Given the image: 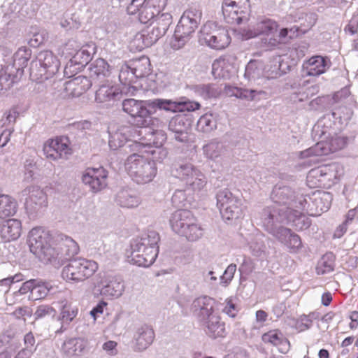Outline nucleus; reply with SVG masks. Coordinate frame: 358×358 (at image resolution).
<instances>
[{
  "instance_id": "nucleus-1",
  "label": "nucleus",
  "mask_w": 358,
  "mask_h": 358,
  "mask_svg": "<svg viewBox=\"0 0 358 358\" xmlns=\"http://www.w3.org/2000/svg\"><path fill=\"white\" fill-rule=\"evenodd\" d=\"M216 301L208 296L194 299L192 311L205 334L213 339L227 336L224 322L222 321L218 310H215Z\"/></svg>"
},
{
  "instance_id": "nucleus-2",
  "label": "nucleus",
  "mask_w": 358,
  "mask_h": 358,
  "mask_svg": "<svg viewBox=\"0 0 358 358\" xmlns=\"http://www.w3.org/2000/svg\"><path fill=\"white\" fill-rule=\"evenodd\" d=\"M159 236L155 231H149L134 239L130 244V254L127 261L140 267L151 266L159 253Z\"/></svg>"
},
{
  "instance_id": "nucleus-3",
  "label": "nucleus",
  "mask_w": 358,
  "mask_h": 358,
  "mask_svg": "<svg viewBox=\"0 0 358 358\" xmlns=\"http://www.w3.org/2000/svg\"><path fill=\"white\" fill-rule=\"evenodd\" d=\"M163 99L136 100L127 99L122 103L124 112L130 115L135 125L141 129L149 126L151 115L157 110H164Z\"/></svg>"
},
{
  "instance_id": "nucleus-4",
  "label": "nucleus",
  "mask_w": 358,
  "mask_h": 358,
  "mask_svg": "<svg viewBox=\"0 0 358 358\" xmlns=\"http://www.w3.org/2000/svg\"><path fill=\"white\" fill-rule=\"evenodd\" d=\"M125 170L131 178L138 184H146L153 180L157 173L155 159L133 153L124 163Z\"/></svg>"
},
{
  "instance_id": "nucleus-5",
  "label": "nucleus",
  "mask_w": 358,
  "mask_h": 358,
  "mask_svg": "<svg viewBox=\"0 0 358 358\" xmlns=\"http://www.w3.org/2000/svg\"><path fill=\"white\" fill-rule=\"evenodd\" d=\"M201 11L193 7L183 13L174 31L172 48L179 50L191 39L201 22Z\"/></svg>"
},
{
  "instance_id": "nucleus-6",
  "label": "nucleus",
  "mask_w": 358,
  "mask_h": 358,
  "mask_svg": "<svg viewBox=\"0 0 358 358\" xmlns=\"http://www.w3.org/2000/svg\"><path fill=\"white\" fill-rule=\"evenodd\" d=\"M59 65V60L51 51H41L31 62L30 78L36 83H43L48 80L51 83V79L57 73Z\"/></svg>"
},
{
  "instance_id": "nucleus-7",
  "label": "nucleus",
  "mask_w": 358,
  "mask_h": 358,
  "mask_svg": "<svg viewBox=\"0 0 358 358\" xmlns=\"http://www.w3.org/2000/svg\"><path fill=\"white\" fill-rule=\"evenodd\" d=\"M170 224L173 231L185 236L190 241H195L203 234L202 229L196 224V220L191 211L178 209L170 218Z\"/></svg>"
},
{
  "instance_id": "nucleus-8",
  "label": "nucleus",
  "mask_w": 358,
  "mask_h": 358,
  "mask_svg": "<svg viewBox=\"0 0 358 358\" xmlns=\"http://www.w3.org/2000/svg\"><path fill=\"white\" fill-rule=\"evenodd\" d=\"M271 199L274 203L281 206L279 208H284L285 212L294 208L304 210L307 204L306 196L297 193L292 187L282 182L274 186Z\"/></svg>"
},
{
  "instance_id": "nucleus-9",
  "label": "nucleus",
  "mask_w": 358,
  "mask_h": 358,
  "mask_svg": "<svg viewBox=\"0 0 358 358\" xmlns=\"http://www.w3.org/2000/svg\"><path fill=\"white\" fill-rule=\"evenodd\" d=\"M98 264L83 257L70 259L63 268L62 275L66 281L83 282L92 277L97 271Z\"/></svg>"
},
{
  "instance_id": "nucleus-10",
  "label": "nucleus",
  "mask_w": 358,
  "mask_h": 358,
  "mask_svg": "<svg viewBox=\"0 0 358 358\" xmlns=\"http://www.w3.org/2000/svg\"><path fill=\"white\" fill-rule=\"evenodd\" d=\"M217 206L225 222L236 220L243 217L241 199L235 196L229 189H220L216 194Z\"/></svg>"
},
{
  "instance_id": "nucleus-11",
  "label": "nucleus",
  "mask_w": 358,
  "mask_h": 358,
  "mask_svg": "<svg viewBox=\"0 0 358 358\" xmlns=\"http://www.w3.org/2000/svg\"><path fill=\"white\" fill-rule=\"evenodd\" d=\"M143 131L142 135L138 137V143L135 144V148L139 150L141 148L154 146L155 150H150V153L153 155L156 160H162L166 157L167 151L162 148V145L166 141V134L163 130H154L153 129L145 126L138 129Z\"/></svg>"
},
{
  "instance_id": "nucleus-12",
  "label": "nucleus",
  "mask_w": 358,
  "mask_h": 358,
  "mask_svg": "<svg viewBox=\"0 0 358 358\" xmlns=\"http://www.w3.org/2000/svg\"><path fill=\"white\" fill-rule=\"evenodd\" d=\"M171 174L184 182L193 191H201L207 183L205 175L191 163L174 164L171 169Z\"/></svg>"
},
{
  "instance_id": "nucleus-13",
  "label": "nucleus",
  "mask_w": 358,
  "mask_h": 358,
  "mask_svg": "<svg viewBox=\"0 0 358 358\" xmlns=\"http://www.w3.org/2000/svg\"><path fill=\"white\" fill-rule=\"evenodd\" d=\"M28 238L31 252L41 261L48 263L54 253V248L50 243L51 236L49 233L41 227H35L29 231Z\"/></svg>"
},
{
  "instance_id": "nucleus-14",
  "label": "nucleus",
  "mask_w": 358,
  "mask_h": 358,
  "mask_svg": "<svg viewBox=\"0 0 358 358\" xmlns=\"http://www.w3.org/2000/svg\"><path fill=\"white\" fill-rule=\"evenodd\" d=\"M199 41L210 48L223 50L229 45L231 38L226 29L217 27L214 23H206L199 32Z\"/></svg>"
},
{
  "instance_id": "nucleus-15",
  "label": "nucleus",
  "mask_w": 358,
  "mask_h": 358,
  "mask_svg": "<svg viewBox=\"0 0 358 358\" xmlns=\"http://www.w3.org/2000/svg\"><path fill=\"white\" fill-rule=\"evenodd\" d=\"M287 219V212H285L284 208L275 206H268L262 212V227L273 236L285 227L281 224H286Z\"/></svg>"
},
{
  "instance_id": "nucleus-16",
  "label": "nucleus",
  "mask_w": 358,
  "mask_h": 358,
  "mask_svg": "<svg viewBox=\"0 0 358 358\" xmlns=\"http://www.w3.org/2000/svg\"><path fill=\"white\" fill-rule=\"evenodd\" d=\"M54 253L52 257L48 260V263L54 266H60L71 257L78 254L79 246L71 237L61 235L57 240L56 246L53 247Z\"/></svg>"
},
{
  "instance_id": "nucleus-17",
  "label": "nucleus",
  "mask_w": 358,
  "mask_h": 358,
  "mask_svg": "<svg viewBox=\"0 0 358 358\" xmlns=\"http://www.w3.org/2000/svg\"><path fill=\"white\" fill-rule=\"evenodd\" d=\"M346 145V140L341 136L332 137L329 141H321L315 145L300 151L298 157L300 159H306L313 157L327 155L331 152H335L341 150Z\"/></svg>"
},
{
  "instance_id": "nucleus-18",
  "label": "nucleus",
  "mask_w": 358,
  "mask_h": 358,
  "mask_svg": "<svg viewBox=\"0 0 358 358\" xmlns=\"http://www.w3.org/2000/svg\"><path fill=\"white\" fill-rule=\"evenodd\" d=\"M143 131L130 126H122L118 128L114 133L110 134L108 145L111 150H116L129 143L127 147H135L138 143V137L142 135Z\"/></svg>"
},
{
  "instance_id": "nucleus-19",
  "label": "nucleus",
  "mask_w": 358,
  "mask_h": 358,
  "mask_svg": "<svg viewBox=\"0 0 358 358\" xmlns=\"http://www.w3.org/2000/svg\"><path fill=\"white\" fill-rule=\"evenodd\" d=\"M69 139L66 136H59L48 140L43 146V152L47 159L52 161L66 159L72 154L69 145Z\"/></svg>"
},
{
  "instance_id": "nucleus-20",
  "label": "nucleus",
  "mask_w": 358,
  "mask_h": 358,
  "mask_svg": "<svg viewBox=\"0 0 358 358\" xmlns=\"http://www.w3.org/2000/svg\"><path fill=\"white\" fill-rule=\"evenodd\" d=\"M20 196L25 200L24 206L30 215L38 213L48 205L47 196L37 186H29L20 192Z\"/></svg>"
},
{
  "instance_id": "nucleus-21",
  "label": "nucleus",
  "mask_w": 358,
  "mask_h": 358,
  "mask_svg": "<svg viewBox=\"0 0 358 358\" xmlns=\"http://www.w3.org/2000/svg\"><path fill=\"white\" fill-rule=\"evenodd\" d=\"M306 196L307 204L304 210L312 216L320 215L322 213L327 211L331 205L333 195L328 192H314L312 196Z\"/></svg>"
},
{
  "instance_id": "nucleus-22",
  "label": "nucleus",
  "mask_w": 358,
  "mask_h": 358,
  "mask_svg": "<svg viewBox=\"0 0 358 358\" xmlns=\"http://www.w3.org/2000/svg\"><path fill=\"white\" fill-rule=\"evenodd\" d=\"M95 285L99 288L101 294L105 296L120 297L124 289V285L122 280L115 277L106 275L105 273L98 275Z\"/></svg>"
},
{
  "instance_id": "nucleus-23",
  "label": "nucleus",
  "mask_w": 358,
  "mask_h": 358,
  "mask_svg": "<svg viewBox=\"0 0 358 358\" xmlns=\"http://www.w3.org/2000/svg\"><path fill=\"white\" fill-rule=\"evenodd\" d=\"M108 172L102 166L98 168H88L83 175V183L89 185L94 192L103 189L106 185Z\"/></svg>"
},
{
  "instance_id": "nucleus-24",
  "label": "nucleus",
  "mask_w": 358,
  "mask_h": 358,
  "mask_svg": "<svg viewBox=\"0 0 358 358\" xmlns=\"http://www.w3.org/2000/svg\"><path fill=\"white\" fill-rule=\"evenodd\" d=\"M92 85V81L86 76H79L63 83L64 96L79 97Z\"/></svg>"
},
{
  "instance_id": "nucleus-25",
  "label": "nucleus",
  "mask_w": 358,
  "mask_h": 358,
  "mask_svg": "<svg viewBox=\"0 0 358 358\" xmlns=\"http://www.w3.org/2000/svg\"><path fill=\"white\" fill-rule=\"evenodd\" d=\"M331 66L328 57L315 55L303 64V74L308 76H318L324 73Z\"/></svg>"
},
{
  "instance_id": "nucleus-26",
  "label": "nucleus",
  "mask_w": 358,
  "mask_h": 358,
  "mask_svg": "<svg viewBox=\"0 0 358 358\" xmlns=\"http://www.w3.org/2000/svg\"><path fill=\"white\" fill-rule=\"evenodd\" d=\"M155 332L152 328L147 324L138 327L133 336V349L135 352H143L154 341Z\"/></svg>"
},
{
  "instance_id": "nucleus-27",
  "label": "nucleus",
  "mask_w": 358,
  "mask_h": 358,
  "mask_svg": "<svg viewBox=\"0 0 358 358\" xmlns=\"http://www.w3.org/2000/svg\"><path fill=\"white\" fill-rule=\"evenodd\" d=\"M31 56V49L24 46L20 48L13 55V64L8 65L6 69L8 72H12L13 77L19 80L23 75L24 68L27 66Z\"/></svg>"
},
{
  "instance_id": "nucleus-28",
  "label": "nucleus",
  "mask_w": 358,
  "mask_h": 358,
  "mask_svg": "<svg viewBox=\"0 0 358 358\" xmlns=\"http://www.w3.org/2000/svg\"><path fill=\"white\" fill-rule=\"evenodd\" d=\"M273 237L286 247L291 253L299 252L303 247L300 236L289 228L284 227L280 229V231Z\"/></svg>"
},
{
  "instance_id": "nucleus-29",
  "label": "nucleus",
  "mask_w": 358,
  "mask_h": 358,
  "mask_svg": "<svg viewBox=\"0 0 358 358\" xmlns=\"http://www.w3.org/2000/svg\"><path fill=\"white\" fill-rule=\"evenodd\" d=\"M190 127L189 120L183 115L173 117L169 123V131L174 133V138L179 142L188 141V129Z\"/></svg>"
},
{
  "instance_id": "nucleus-30",
  "label": "nucleus",
  "mask_w": 358,
  "mask_h": 358,
  "mask_svg": "<svg viewBox=\"0 0 358 358\" xmlns=\"http://www.w3.org/2000/svg\"><path fill=\"white\" fill-rule=\"evenodd\" d=\"M164 110L170 112H192L199 110L201 105L199 102L191 101L186 97L178 100L163 99Z\"/></svg>"
},
{
  "instance_id": "nucleus-31",
  "label": "nucleus",
  "mask_w": 358,
  "mask_h": 358,
  "mask_svg": "<svg viewBox=\"0 0 358 358\" xmlns=\"http://www.w3.org/2000/svg\"><path fill=\"white\" fill-rule=\"evenodd\" d=\"M87 341L81 338H66L62 345L61 352L65 358L81 356L86 348Z\"/></svg>"
},
{
  "instance_id": "nucleus-32",
  "label": "nucleus",
  "mask_w": 358,
  "mask_h": 358,
  "mask_svg": "<svg viewBox=\"0 0 358 358\" xmlns=\"http://www.w3.org/2000/svg\"><path fill=\"white\" fill-rule=\"evenodd\" d=\"M121 96V91L115 85L110 84H103L96 91L95 101L97 103L110 105L119 99Z\"/></svg>"
},
{
  "instance_id": "nucleus-33",
  "label": "nucleus",
  "mask_w": 358,
  "mask_h": 358,
  "mask_svg": "<svg viewBox=\"0 0 358 358\" xmlns=\"http://www.w3.org/2000/svg\"><path fill=\"white\" fill-rule=\"evenodd\" d=\"M222 10L224 19L228 24H239L245 18V10L235 7L232 3H229V0H223Z\"/></svg>"
},
{
  "instance_id": "nucleus-34",
  "label": "nucleus",
  "mask_w": 358,
  "mask_h": 358,
  "mask_svg": "<svg viewBox=\"0 0 358 358\" xmlns=\"http://www.w3.org/2000/svg\"><path fill=\"white\" fill-rule=\"evenodd\" d=\"M278 28V23L271 19L264 18L258 22L254 30L248 32V38H253L259 35H264L268 37L270 35L275 34Z\"/></svg>"
},
{
  "instance_id": "nucleus-35",
  "label": "nucleus",
  "mask_w": 358,
  "mask_h": 358,
  "mask_svg": "<svg viewBox=\"0 0 358 358\" xmlns=\"http://www.w3.org/2000/svg\"><path fill=\"white\" fill-rule=\"evenodd\" d=\"M262 341L265 343H270L278 346L281 352L285 353L289 349V342L278 329L271 330L262 335Z\"/></svg>"
},
{
  "instance_id": "nucleus-36",
  "label": "nucleus",
  "mask_w": 358,
  "mask_h": 358,
  "mask_svg": "<svg viewBox=\"0 0 358 358\" xmlns=\"http://www.w3.org/2000/svg\"><path fill=\"white\" fill-rule=\"evenodd\" d=\"M22 224L19 220L10 219L0 228L1 236L6 241L17 239L21 234Z\"/></svg>"
},
{
  "instance_id": "nucleus-37",
  "label": "nucleus",
  "mask_w": 358,
  "mask_h": 358,
  "mask_svg": "<svg viewBox=\"0 0 358 358\" xmlns=\"http://www.w3.org/2000/svg\"><path fill=\"white\" fill-rule=\"evenodd\" d=\"M303 210L299 208H292L287 212V219L286 224L294 227L296 230H303L308 229L310 225V220L302 213Z\"/></svg>"
},
{
  "instance_id": "nucleus-38",
  "label": "nucleus",
  "mask_w": 358,
  "mask_h": 358,
  "mask_svg": "<svg viewBox=\"0 0 358 358\" xmlns=\"http://www.w3.org/2000/svg\"><path fill=\"white\" fill-rule=\"evenodd\" d=\"M112 69V67L105 59L99 58L91 64L90 75L94 80H102L110 76Z\"/></svg>"
},
{
  "instance_id": "nucleus-39",
  "label": "nucleus",
  "mask_w": 358,
  "mask_h": 358,
  "mask_svg": "<svg viewBox=\"0 0 358 358\" xmlns=\"http://www.w3.org/2000/svg\"><path fill=\"white\" fill-rule=\"evenodd\" d=\"M117 203L122 207L136 208L141 203L140 198L135 191L129 188L122 189L116 196Z\"/></svg>"
},
{
  "instance_id": "nucleus-40",
  "label": "nucleus",
  "mask_w": 358,
  "mask_h": 358,
  "mask_svg": "<svg viewBox=\"0 0 358 358\" xmlns=\"http://www.w3.org/2000/svg\"><path fill=\"white\" fill-rule=\"evenodd\" d=\"M191 90L198 96L203 99H210L217 98L221 90L218 87L217 84L208 83V84H199L192 85Z\"/></svg>"
},
{
  "instance_id": "nucleus-41",
  "label": "nucleus",
  "mask_w": 358,
  "mask_h": 358,
  "mask_svg": "<svg viewBox=\"0 0 358 358\" xmlns=\"http://www.w3.org/2000/svg\"><path fill=\"white\" fill-rule=\"evenodd\" d=\"M16 210L15 200L9 195L0 194V218L4 219L13 216Z\"/></svg>"
},
{
  "instance_id": "nucleus-42",
  "label": "nucleus",
  "mask_w": 358,
  "mask_h": 358,
  "mask_svg": "<svg viewBox=\"0 0 358 358\" xmlns=\"http://www.w3.org/2000/svg\"><path fill=\"white\" fill-rule=\"evenodd\" d=\"M136 78H143L150 73V62L147 57H142L130 62Z\"/></svg>"
},
{
  "instance_id": "nucleus-43",
  "label": "nucleus",
  "mask_w": 358,
  "mask_h": 358,
  "mask_svg": "<svg viewBox=\"0 0 358 358\" xmlns=\"http://www.w3.org/2000/svg\"><path fill=\"white\" fill-rule=\"evenodd\" d=\"M217 128V117L213 113H206L200 117L196 124L197 131L210 133Z\"/></svg>"
},
{
  "instance_id": "nucleus-44",
  "label": "nucleus",
  "mask_w": 358,
  "mask_h": 358,
  "mask_svg": "<svg viewBox=\"0 0 358 358\" xmlns=\"http://www.w3.org/2000/svg\"><path fill=\"white\" fill-rule=\"evenodd\" d=\"M335 256L332 252L324 255L317 262L316 272L318 275H324L334 270Z\"/></svg>"
},
{
  "instance_id": "nucleus-45",
  "label": "nucleus",
  "mask_w": 358,
  "mask_h": 358,
  "mask_svg": "<svg viewBox=\"0 0 358 358\" xmlns=\"http://www.w3.org/2000/svg\"><path fill=\"white\" fill-rule=\"evenodd\" d=\"M78 313V308L73 306L70 303H65L60 310V314L57 317V320L61 321L62 327H64L66 324H69L73 319L77 316Z\"/></svg>"
},
{
  "instance_id": "nucleus-46",
  "label": "nucleus",
  "mask_w": 358,
  "mask_h": 358,
  "mask_svg": "<svg viewBox=\"0 0 358 358\" xmlns=\"http://www.w3.org/2000/svg\"><path fill=\"white\" fill-rule=\"evenodd\" d=\"M203 152L206 157L212 160L221 158L226 152L224 145L217 141H211L203 146Z\"/></svg>"
},
{
  "instance_id": "nucleus-47",
  "label": "nucleus",
  "mask_w": 358,
  "mask_h": 358,
  "mask_svg": "<svg viewBox=\"0 0 358 358\" xmlns=\"http://www.w3.org/2000/svg\"><path fill=\"white\" fill-rule=\"evenodd\" d=\"M36 282L31 290V296L29 298L34 301L45 298L52 289L50 282L43 281L40 279H34Z\"/></svg>"
},
{
  "instance_id": "nucleus-48",
  "label": "nucleus",
  "mask_w": 358,
  "mask_h": 358,
  "mask_svg": "<svg viewBox=\"0 0 358 358\" xmlns=\"http://www.w3.org/2000/svg\"><path fill=\"white\" fill-rule=\"evenodd\" d=\"M291 16L294 17V20L295 22H299L305 20V22H301V24H303L306 28H311L313 27L317 20V15L316 13H304L301 10H295L294 13L291 14Z\"/></svg>"
},
{
  "instance_id": "nucleus-49",
  "label": "nucleus",
  "mask_w": 358,
  "mask_h": 358,
  "mask_svg": "<svg viewBox=\"0 0 358 358\" xmlns=\"http://www.w3.org/2000/svg\"><path fill=\"white\" fill-rule=\"evenodd\" d=\"M90 254L104 262L109 260L112 256V252L107 249V245L101 241L96 243V245L90 249Z\"/></svg>"
},
{
  "instance_id": "nucleus-50",
  "label": "nucleus",
  "mask_w": 358,
  "mask_h": 358,
  "mask_svg": "<svg viewBox=\"0 0 358 358\" xmlns=\"http://www.w3.org/2000/svg\"><path fill=\"white\" fill-rule=\"evenodd\" d=\"M151 29L147 31V34H142L141 37L145 46L149 47L155 43L166 33L161 31L158 27L151 24Z\"/></svg>"
},
{
  "instance_id": "nucleus-51",
  "label": "nucleus",
  "mask_w": 358,
  "mask_h": 358,
  "mask_svg": "<svg viewBox=\"0 0 358 358\" xmlns=\"http://www.w3.org/2000/svg\"><path fill=\"white\" fill-rule=\"evenodd\" d=\"M136 77L129 64H123L121 66L119 73V80L122 85L129 86L131 83H135Z\"/></svg>"
},
{
  "instance_id": "nucleus-52",
  "label": "nucleus",
  "mask_w": 358,
  "mask_h": 358,
  "mask_svg": "<svg viewBox=\"0 0 358 358\" xmlns=\"http://www.w3.org/2000/svg\"><path fill=\"white\" fill-rule=\"evenodd\" d=\"M161 31L166 33L169 26L172 23V15L168 13L157 14L153 20L150 22Z\"/></svg>"
},
{
  "instance_id": "nucleus-53",
  "label": "nucleus",
  "mask_w": 358,
  "mask_h": 358,
  "mask_svg": "<svg viewBox=\"0 0 358 358\" xmlns=\"http://www.w3.org/2000/svg\"><path fill=\"white\" fill-rule=\"evenodd\" d=\"M262 68L259 62L250 60L245 66L244 76L248 80H255L262 75Z\"/></svg>"
},
{
  "instance_id": "nucleus-54",
  "label": "nucleus",
  "mask_w": 358,
  "mask_h": 358,
  "mask_svg": "<svg viewBox=\"0 0 358 358\" xmlns=\"http://www.w3.org/2000/svg\"><path fill=\"white\" fill-rule=\"evenodd\" d=\"M157 14H159V13L155 10V7L150 6L144 2L138 18L140 22L146 24L152 22Z\"/></svg>"
},
{
  "instance_id": "nucleus-55",
  "label": "nucleus",
  "mask_w": 358,
  "mask_h": 358,
  "mask_svg": "<svg viewBox=\"0 0 358 358\" xmlns=\"http://www.w3.org/2000/svg\"><path fill=\"white\" fill-rule=\"evenodd\" d=\"M56 315V310L51 306L47 304L40 305L36 307L33 314L35 320L54 317Z\"/></svg>"
},
{
  "instance_id": "nucleus-56",
  "label": "nucleus",
  "mask_w": 358,
  "mask_h": 358,
  "mask_svg": "<svg viewBox=\"0 0 358 358\" xmlns=\"http://www.w3.org/2000/svg\"><path fill=\"white\" fill-rule=\"evenodd\" d=\"M71 58L72 62L78 64L77 69H83L91 60L92 57L87 50L81 48Z\"/></svg>"
},
{
  "instance_id": "nucleus-57",
  "label": "nucleus",
  "mask_w": 358,
  "mask_h": 358,
  "mask_svg": "<svg viewBox=\"0 0 358 358\" xmlns=\"http://www.w3.org/2000/svg\"><path fill=\"white\" fill-rule=\"evenodd\" d=\"M18 80L13 77L12 72H8L5 69L4 73L0 76V94L3 91H6L10 89L15 83Z\"/></svg>"
},
{
  "instance_id": "nucleus-58",
  "label": "nucleus",
  "mask_w": 358,
  "mask_h": 358,
  "mask_svg": "<svg viewBox=\"0 0 358 358\" xmlns=\"http://www.w3.org/2000/svg\"><path fill=\"white\" fill-rule=\"evenodd\" d=\"M249 248L252 255L261 257L264 253L266 247L262 240L255 238L250 242Z\"/></svg>"
},
{
  "instance_id": "nucleus-59",
  "label": "nucleus",
  "mask_w": 358,
  "mask_h": 358,
  "mask_svg": "<svg viewBox=\"0 0 358 358\" xmlns=\"http://www.w3.org/2000/svg\"><path fill=\"white\" fill-rule=\"evenodd\" d=\"M171 202L176 208H182L186 206L187 197L184 190L176 189L173 193Z\"/></svg>"
},
{
  "instance_id": "nucleus-60",
  "label": "nucleus",
  "mask_w": 358,
  "mask_h": 358,
  "mask_svg": "<svg viewBox=\"0 0 358 358\" xmlns=\"http://www.w3.org/2000/svg\"><path fill=\"white\" fill-rule=\"evenodd\" d=\"M236 271V265L234 264H229L225 269L222 275L220 276V284L227 285L232 280Z\"/></svg>"
},
{
  "instance_id": "nucleus-61",
  "label": "nucleus",
  "mask_w": 358,
  "mask_h": 358,
  "mask_svg": "<svg viewBox=\"0 0 358 358\" xmlns=\"http://www.w3.org/2000/svg\"><path fill=\"white\" fill-rule=\"evenodd\" d=\"M265 92L263 91H258L256 90H248L241 88L240 92L238 94V99H245L247 101H252L255 99L257 95L264 94Z\"/></svg>"
},
{
  "instance_id": "nucleus-62",
  "label": "nucleus",
  "mask_w": 358,
  "mask_h": 358,
  "mask_svg": "<svg viewBox=\"0 0 358 358\" xmlns=\"http://www.w3.org/2000/svg\"><path fill=\"white\" fill-rule=\"evenodd\" d=\"M255 269L254 261L250 258L245 257L242 264L240 265L238 271L241 273L249 275Z\"/></svg>"
},
{
  "instance_id": "nucleus-63",
  "label": "nucleus",
  "mask_w": 358,
  "mask_h": 358,
  "mask_svg": "<svg viewBox=\"0 0 358 358\" xmlns=\"http://www.w3.org/2000/svg\"><path fill=\"white\" fill-rule=\"evenodd\" d=\"M238 308L231 299H227L225 301V306L222 309V312L231 317H235L238 313Z\"/></svg>"
},
{
  "instance_id": "nucleus-64",
  "label": "nucleus",
  "mask_w": 358,
  "mask_h": 358,
  "mask_svg": "<svg viewBox=\"0 0 358 358\" xmlns=\"http://www.w3.org/2000/svg\"><path fill=\"white\" fill-rule=\"evenodd\" d=\"M144 2L145 0H132L127 8V13L129 15H136L138 13V15Z\"/></svg>"
}]
</instances>
